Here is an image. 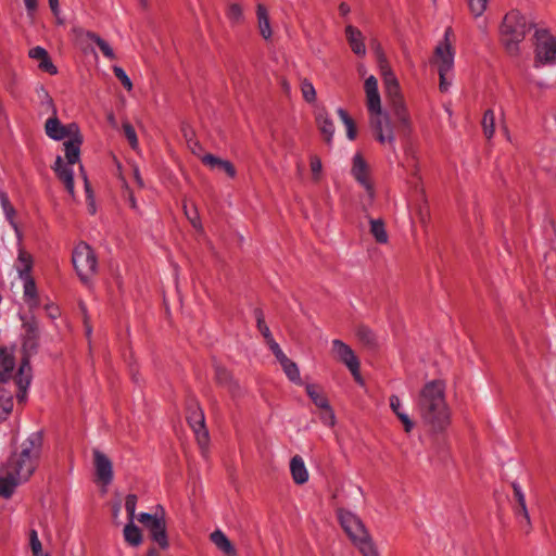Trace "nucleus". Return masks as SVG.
<instances>
[{
    "label": "nucleus",
    "instance_id": "dca6fc26",
    "mask_svg": "<svg viewBox=\"0 0 556 556\" xmlns=\"http://www.w3.org/2000/svg\"><path fill=\"white\" fill-rule=\"evenodd\" d=\"M92 454L97 479L104 485L111 484L113 481V464L111 459L98 448H94Z\"/></svg>",
    "mask_w": 556,
    "mask_h": 556
},
{
    "label": "nucleus",
    "instance_id": "0e129e2a",
    "mask_svg": "<svg viewBox=\"0 0 556 556\" xmlns=\"http://www.w3.org/2000/svg\"><path fill=\"white\" fill-rule=\"evenodd\" d=\"M275 356L281 366L290 359L289 357H287V355L283 353V351L278 353Z\"/></svg>",
    "mask_w": 556,
    "mask_h": 556
},
{
    "label": "nucleus",
    "instance_id": "0eeeda50",
    "mask_svg": "<svg viewBox=\"0 0 556 556\" xmlns=\"http://www.w3.org/2000/svg\"><path fill=\"white\" fill-rule=\"evenodd\" d=\"M338 518L341 527L363 556H374L378 554L370 534L363 521L355 514L340 509L338 511Z\"/></svg>",
    "mask_w": 556,
    "mask_h": 556
},
{
    "label": "nucleus",
    "instance_id": "393cba45",
    "mask_svg": "<svg viewBox=\"0 0 556 556\" xmlns=\"http://www.w3.org/2000/svg\"><path fill=\"white\" fill-rule=\"evenodd\" d=\"M290 471L296 484H303L308 480V471L301 456L295 455L290 460Z\"/></svg>",
    "mask_w": 556,
    "mask_h": 556
},
{
    "label": "nucleus",
    "instance_id": "6ab92c4d",
    "mask_svg": "<svg viewBox=\"0 0 556 556\" xmlns=\"http://www.w3.org/2000/svg\"><path fill=\"white\" fill-rule=\"evenodd\" d=\"M72 166L73 165H68V163L64 164L60 155L56 156L54 165L52 166L58 178L64 184L70 194H74V172Z\"/></svg>",
    "mask_w": 556,
    "mask_h": 556
},
{
    "label": "nucleus",
    "instance_id": "412c9836",
    "mask_svg": "<svg viewBox=\"0 0 556 556\" xmlns=\"http://www.w3.org/2000/svg\"><path fill=\"white\" fill-rule=\"evenodd\" d=\"M316 124L327 144H331L334 135V124L326 110H320L316 114Z\"/></svg>",
    "mask_w": 556,
    "mask_h": 556
},
{
    "label": "nucleus",
    "instance_id": "6e6552de",
    "mask_svg": "<svg viewBox=\"0 0 556 556\" xmlns=\"http://www.w3.org/2000/svg\"><path fill=\"white\" fill-rule=\"evenodd\" d=\"M451 35L452 28L448 27L444 31L443 40L438 43L434 50L440 77L439 87L442 92H446L448 90L453 77L455 52L450 41Z\"/></svg>",
    "mask_w": 556,
    "mask_h": 556
},
{
    "label": "nucleus",
    "instance_id": "6e6d98bb",
    "mask_svg": "<svg viewBox=\"0 0 556 556\" xmlns=\"http://www.w3.org/2000/svg\"><path fill=\"white\" fill-rule=\"evenodd\" d=\"M27 16L33 18L38 9V0H24Z\"/></svg>",
    "mask_w": 556,
    "mask_h": 556
},
{
    "label": "nucleus",
    "instance_id": "f3484780",
    "mask_svg": "<svg viewBox=\"0 0 556 556\" xmlns=\"http://www.w3.org/2000/svg\"><path fill=\"white\" fill-rule=\"evenodd\" d=\"M305 390L313 403L325 410L321 417L323 422L328 426H333L336 417L328 399L323 393L318 392L314 384H306Z\"/></svg>",
    "mask_w": 556,
    "mask_h": 556
},
{
    "label": "nucleus",
    "instance_id": "de8ad7c7",
    "mask_svg": "<svg viewBox=\"0 0 556 556\" xmlns=\"http://www.w3.org/2000/svg\"><path fill=\"white\" fill-rule=\"evenodd\" d=\"M137 495L135 494H128L125 498V509L128 515L129 520L134 521L135 519V513L137 507Z\"/></svg>",
    "mask_w": 556,
    "mask_h": 556
},
{
    "label": "nucleus",
    "instance_id": "37998d69",
    "mask_svg": "<svg viewBox=\"0 0 556 556\" xmlns=\"http://www.w3.org/2000/svg\"><path fill=\"white\" fill-rule=\"evenodd\" d=\"M226 16L232 24L240 23L243 20V11L241 5L238 3L229 4Z\"/></svg>",
    "mask_w": 556,
    "mask_h": 556
},
{
    "label": "nucleus",
    "instance_id": "e2e57ef3",
    "mask_svg": "<svg viewBox=\"0 0 556 556\" xmlns=\"http://www.w3.org/2000/svg\"><path fill=\"white\" fill-rule=\"evenodd\" d=\"M351 9L346 2H341L339 4V12L342 16H346L350 13Z\"/></svg>",
    "mask_w": 556,
    "mask_h": 556
},
{
    "label": "nucleus",
    "instance_id": "a878e982",
    "mask_svg": "<svg viewBox=\"0 0 556 556\" xmlns=\"http://www.w3.org/2000/svg\"><path fill=\"white\" fill-rule=\"evenodd\" d=\"M22 482L23 481L20 478L7 469L5 475L0 477V496L10 498L13 495L15 488Z\"/></svg>",
    "mask_w": 556,
    "mask_h": 556
},
{
    "label": "nucleus",
    "instance_id": "58836bf2",
    "mask_svg": "<svg viewBox=\"0 0 556 556\" xmlns=\"http://www.w3.org/2000/svg\"><path fill=\"white\" fill-rule=\"evenodd\" d=\"M481 124L484 136L491 139L495 131V115L493 110L489 109L484 112Z\"/></svg>",
    "mask_w": 556,
    "mask_h": 556
},
{
    "label": "nucleus",
    "instance_id": "2f4dec72",
    "mask_svg": "<svg viewBox=\"0 0 556 556\" xmlns=\"http://www.w3.org/2000/svg\"><path fill=\"white\" fill-rule=\"evenodd\" d=\"M370 233L375 238L377 243L386 244L389 240V236L386 229V224L381 218H370Z\"/></svg>",
    "mask_w": 556,
    "mask_h": 556
},
{
    "label": "nucleus",
    "instance_id": "69168bd1",
    "mask_svg": "<svg viewBox=\"0 0 556 556\" xmlns=\"http://www.w3.org/2000/svg\"><path fill=\"white\" fill-rule=\"evenodd\" d=\"M135 177H136L137 182H138L140 186H143V181H142V179H141V177H140V174H139V170H138V169H136V170H135Z\"/></svg>",
    "mask_w": 556,
    "mask_h": 556
},
{
    "label": "nucleus",
    "instance_id": "680f3d73",
    "mask_svg": "<svg viewBox=\"0 0 556 556\" xmlns=\"http://www.w3.org/2000/svg\"><path fill=\"white\" fill-rule=\"evenodd\" d=\"M128 203L135 212H138V203L132 191H128Z\"/></svg>",
    "mask_w": 556,
    "mask_h": 556
},
{
    "label": "nucleus",
    "instance_id": "8fccbe9b",
    "mask_svg": "<svg viewBox=\"0 0 556 556\" xmlns=\"http://www.w3.org/2000/svg\"><path fill=\"white\" fill-rule=\"evenodd\" d=\"M185 214H186L187 218L189 219V222L191 223V225L195 229H199V230L202 229L200 216H199L198 210L195 207L188 210L187 206L185 205Z\"/></svg>",
    "mask_w": 556,
    "mask_h": 556
},
{
    "label": "nucleus",
    "instance_id": "ddd939ff",
    "mask_svg": "<svg viewBox=\"0 0 556 556\" xmlns=\"http://www.w3.org/2000/svg\"><path fill=\"white\" fill-rule=\"evenodd\" d=\"M187 421L193 430L197 440L201 446H206L208 443V431L205 425L204 412L201 408L199 402L190 397L186 404Z\"/></svg>",
    "mask_w": 556,
    "mask_h": 556
},
{
    "label": "nucleus",
    "instance_id": "cd10ccee",
    "mask_svg": "<svg viewBox=\"0 0 556 556\" xmlns=\"http://www.w3.org/2000/svg\"><path fill=\"white\" fill-rule=\"evenodd\" d=\"M211 541L219 548L223 553L228 556H236L237 552L232 543L220 530H215L210 535Z\"/></svg>",
    "mask_w": 556,
    "mask_h": 556
},
{
    "label": "nucleus",
    "instance_id": "c756f323",
    "mask_svg": "<svg viewBox=\"0 0 556 556\" xmlns=\"http://www.w3.org/2000/svg\"><path fill=\"white\" fill-rule=\"evenodd\" d=\"M513 490H514L515 498L518 503V506L515 508V514L517 517H522L525 519V521L527 522V525H530V516H529V513L527 509L526 498H525V494L521 490V486L517 482H514Z\"/></svg>",
    "mask_w": 556,
    "mask_h": 556
},
{
    "label": "nucleus",
    "instance_id": "7c9ffc66",
    "mask_svg": "<svg viewBox=\"0 0 556 556\" xmlns=\"http://www.w3.org/2000/svg\"><path fill=\"white\" fill-rule=\"evenodd\" d=\"M0 204H1V207H2V211L4 213L7 220L9 222L11 227L15 230V232L18 233V226L15 222L16 211H15L14 206L12 205L7 192H0Z\"/></svg>",
    "mask_w": 556,
    "mask_h": 556
},
{
    "label": "nucleus",
    "instance_id": "4d7b16f0",
    "mask_svg": "<svg viewBox=\"0 0 556 556\" xmlns=\"http://www.w3.org/2000/svg\"><path fill=\"white\" fill-rule=\"evenodd\" d=\"M390 401V408L392 409V412L397 416V413H401L403 412L402 410V403H401V400L397 395L395 394H392L389 399Z\"/></svg>",
    "mask_w": 556,
    "mask_h": 556
},
{
    "label": "nucleus",
    "instance_id": "9d476101",
    "mask_svg": "<svg viewBox=\"0 0 556 556\" xmlns=\"http://www.w3.org/2000/svg\"><path fill=\"white\" fill-rule=\"evenodd\" d=\"M72 262L78 277L85 285L90 281L98 270L97 255L86 242H80L75 247Z\"/></svg>",
    "mask_w": 556,
    "mask_h": 556
},
{
    "label": "nucleus",
    "instance_id": "aec40b11",
    "mask_svg": "<svg viewBox=\"0 0 556 556\" xmlns=\"http://www.w3.org/2000/svg\"><path fill=\"white\" fill-rule=\"evenodd\" d=\"M83 144V136L80 130L78 132H74L67 140L63 143L65 157L68 165H74L80 160V147Z\"/></svg>",
    "mask_w": 556,
    "mask_h": 556
},
{
    "label": "nucleus",
    "instance_id": "052dcab7",
    "mask_svg": "<svg viewBox=\"0 0 556 556\" xmlns=\"http://www.w3.org/2000/svg\"><path fill=\"white\" fill-rule=\"evenodd\" d=\"M267 344H268V346H269V349H270V351L273 352L274 355H277L278 353L282 352L281 348L275 341L274 338L271 340L267 341Z\"/></svg>",
    "mask_w": 556,
    "mask_h": 556
},
{
    "label": "nucleus",
    "instance_id": "338daca9",
    "mask_svg": "<svg viewBox=\"0 0 556 556\" xmlns=\"http://www.w3.org/2000/svg\"><path fill=\"white\" fill-rule=\"evenodd\" d=\"M147 556H159V553L155 548H150L147 553Z\"/></svg>",
    "mask_w": 556,
    "mask_h": 556
},
{
    "label": "nucleus",
    "instance_id": "f8f14e48",
    "mask_svg": "<svg viewBox=\"0 0 556 556\" xmlns=\"http://www.w3.org/2000/svg\"><path fill=\"white\" fill-rule=\"evenodd\" d=\"M40 91L43 96V103L52 110L53 116L48 118L45 125L46 134L49 138L60 141L71 137L74 132H78V125L76 123H70L63 125L56 116V110L52 98L49 96L43 87H40Z\"/></svg>",
    "mask_w": 556,
    "mask_h": 556
},
{
    "label": "nucleus",
    "instance_id": "a18cd8bd",
    "mask_svg": "<svg viewBox=\"0 0 556 556\" xmlns=\"http://www.w3.org/2000/svg\"><path fill=\"white\" fill-rule=\"evenodd\" d=\"M123 130H124L125 137L128 140L130 147L132 149H137L138 148V138H137V134H136V130L132 127V125L129 123H124Z\"/></svg>",
    "mask_w": 556,
    "mask_h": 556
},
{
    "label": "nucleus",
    "instance_id": "774afa93",
    "mask_svg": "<svg viewBox=\"0 0 556 556\" xmlns=\"http://www.w3.org/2000/svg\"><path fill=\"white\" fill-rule=\"evenodd\" d=\"M535 84V86H538L539 88H546L547 85L543 81H533Z\"/></svg>",
    "mask_w": 556,
    "mask_h": 556
},
{
    "label": "nucleus",
    "instance_id": "f257e3e1",
    "mask_svg": "<svg viewBox=\"0 0 556 556\" xmlns=\"http://www.w3.org/2000/svg\"><path fill=\"white\" fill-rule=\"evenodd\" d=\"M415 408L433 431H443L451 420L445 400V383L441 379L426 382L415 399Z\"/></svg>",
    "mask_w": 556,
    "mask_h": 556
},
{
    "label": "nucleus",
    "instance_id": "473e14b6",
    "mask_svg": "<svg viewBox=\"0 0 556 556\" xmlns=\"http://www.w3.org/2000/svg\"><path fill=\"white\" fill-rule=\"evenodd\" d=\"M124 539L130 546L134 547H137L142 543L141 530L131 520H129V522L124 528Z\"/></svg>",
    "mask_w": 556,
    "mask_h": 556
},
{
    "label": "nucleus",
    "instance_id": "39448f33",
    "mask_svg": "<svg viewBox=\"0 0 556 556\" xmlns=\"http://www.w3.org/2000/svg\"><path fill=\"white\" fill-rule=\"evenodd\" d=\"M534 26L532 20L517 10H513L504 16L500 29L501 42L509 55H519L520 43L523 41L526 34Z\"/></svg>",
    "mask_w": 556,
    "mask_h": 556
},
{
    "label": "nucleus",
    "instance_id": "4468645a",
    "mask_svg": "<svg viewBox=\"0 0 556 556\" xmlns=\"http://www.w3.org/2000/svg\"><path fill=\"white\" fill-rule=\"evenodd\" d=\"M331 345L332 353L336 355L337 359L346 366L358 384H363L364 380L359 370L361 363L351 346L339 339H333Z\"/></svg>",
    "mask_w": 556,
    "mask_h": 556
},
{
    "label": "nucleus",
    "instance_id": "c85d7f7f",
    "mask_svg": "<svg viewBox=\"0 0 556 556\" xmlns=\"http://www.w3.org/2000/svg\"><path fill=\"white\" fill-rule=\"evenodd\" d=\"M256 15L261 36L265 40H269L273 36V31L267 9L263 4H258Z\"/></svg>",
    "mask_w": 556,
    "mask_h": 556
},
{
    "label": "nucleus",
    "instance_id": "864d4df0",
    "mask_svg": "<svg viewBox=\"0 0 556 556\" xmlns=\"http://www.w3.org/2000/svg\"><path fill=\"white\" fill-rule=\"evenodd\" d=\"M48 2H49V7H50L52 14L56 18V23L59 25H62L64 23V20L60 16L61 9H60L59 0H48Z\"/></svg>",
    "mask_w": 556,
    "mask_h": 556
},
{
    "label": "nucleus",
    "instance_id": "bb28decb",
    "mask_svg": "<svg viewBox=\"0 0 556 556\" xmlns=\"http://www.w3.org/2000/svg\"><path fill=\"white\" fill-rule=\"evenodd\" d=\"M33 264V256L24 249H20L15 264L18 277L21 278L31 276Z\"/></svg>",
    "mask_w": 556,
    "mask_h": 556
},
{
    "label": "nucleus",
    "instance_id": "09e8293b",
    "mask_svg": "<svg viewBox=\"0 0 556 556\" xmlns=\"http://www.w3.org/2000/svg\"><path fill=\"white\" fill-rule=\"evenodd\" d=\"M29 544L34 556H39L42 552V545L35 529L29 531Z\"/></svg>",
    "mask_w": 556,
    "mask_h": 556
},
{
    "label": "nucleus",
    "instance_id": "603ef678",
    "mask_svg": "<svg viewBox=\"0 0 556 556\" xmlns=\"http://www.w3.org/2000/svg\"><path fill=\"white\" fill-rule=\"evenodd\" d=\"M48 55H49L48 51L40 46L31 48L28 52V56L30 59L38 60L39 62Z\"/></svg>",
    "mask_w": 556,
    "mask_h": 556
},
{
    "label": "nucleus",
    "instance_id": "a19ab883",
    "mask_svg": "<svg viewBox=\"0 0 556 556\" xmlns=\"http://www.w3.org/2000/svg\"><path fill=\"white\" fill-rule=\"evenodd\" d=\"M301 92L303 96V99L307 103H314L316 101V90L312 81L307 78H303L301 80Z\"/></svg>",
    "mask_w": 556,
    "mask_h": 556
},
{
    "label": "nucleus",
    "instance_id": "13d9d810",
    "mask_svg": "<svg viewBox=\"0 0 556 556\" xmlns=\"http://www.w3.org/2000/svg\"><path fill=\"white\" fill-rule=\"evenodd\" d=\"M46 308V312H47V315L51 318V319H55L60 316V311H59V307L53 305V304H47L45 306Z\"/></svg>",
    "mask_w": 556,
    "mask_h": 556
},
{
    "label": "nucleus",
    "instance_id": "2eb2a0df",
    "mask_svg": "<svg viewBox=\"0 0 556 556\" xmlns=\"http://www.w3.org/2000/svg\"><path fill=\"white\" fill-rule=\"evenodd\" d=\"M352 161H353L352 169H351L352 176L365 189L367 194L370 198H374L375 189H374V185L370 181L369 176H368V165H367L365 159L362 156L361 153H356L353 156Z\"/></svg>",
    "mask_w": 556,
    "mask_h": 556
},
{
    "label": "nucleus",
    "instance_id": "bf43d9fd",
    "mask_svg": "<svg viewBox=\"0 0 556 556\" xmlns=\"http://www.w3.org/2000/svg\"><path fill=\"white\" fill-rule=\"evenodd\" d=\"M311 169L314 175H318L321 172V162L319 159H313L311 161Z\"/></svg>",
    "mask_w": 556,
    "mask_h": 556
},
{
    "label": "nucleus",
    "instance_id": "b1692460",
    "mask_svg": "<svg viewBox=\"0 0 556 556\" xmlns=\"http://www.w3.org/2000/svg\"><path fill=\"white\" fill-rule=\"evenodd\" d=\"M15 359L7 349H0V382H7L13 377Z\"/></svg>",
    "mask_w": 556,
    "mask_h": 556
},
{
    "label": "nucleus",
    "instance_id": "7ed1b4c3",
    "mask_svg": "<svg viewBox=\"0 0 556 556\" xmlns=\"http://www.w3.org/2000/svg\"><path fill=\"white\" fill-rule=\"evenodd\" d=\"M42 443L43 437L41 431L30 433L22 443L21 451L13 453L9 457L7 469L12 471L23 482H26L37 468Z\"/></svg>",
    "mask_w": 556,
    "mask_h": 556
},
{
    "label": "nucleus",
    "instance_id": "c9c22d12",
    "mask_svg": "<svg viewBox=\"0 0 556 556\" xmlns=\"http://www.w3.org/2000/svg\"><path fill=\"white\" fill-rule=\"evenodd\" d=\"M356 337L358 340L368 348H376L378 345L375 332L367 326L361 325L356 329Z\"/></svg>",
    "mask_w": 556,
    "mask_h": 556
},
{
    "label": "nucleus",
    "instance_id": "49530a36",
    "mask_svg": "<svg viewBox=\"0 0 556 556\" xmlns=\"http://www.w3.org/2000/svg\"><path fill=\"white\" fill-rule=\"evenodd\" d=\"M471 13L478 17L483 14L486 9L488 0H467Z\"/></svg>",
    "mask_w": 556,
    "mask_h": 556
},
{
    "label": "nucleus",
    "instance_id": "1a4fd4ad",
    "mask_svg": "<svg viewBox=\"0 0 556 556\" xmlns=\"http://www.w3.org/2000/svg\"><path fill=\"white\" fill-rule=\"evenodd\" d=\"M137 520L149 531L151 540L155 542L160 548H168L169 542L166 531L165 511L161 505L156 506L154 514L140 513L137 516Z\"/></svg>",
    "mask_w": 556,
    "mask_h": 556
},
{
    "label": "nucleus",
    "instance_id": "c03bdc74",
    "mask_svg": "<svg viewBox=\"0 0 556 556\" xmlns=\"http://www.w3.org/2000/svg\"><path fill=\"white\" fill-rule=\"evenodd\" d=\"M113 73L126 90L130 91L132 89V83L130 78L121 66H113Z\"/></svg>",
    "mask_w": 556,
    "mask_h": 556
},
{
    "label": "nucleus",
    "instance_id": "3c124183",
    "mask_svg": "<svg viewBox=\"0 0 556 556\" xmlns=\"http://www.w3.org/2000/svg\"><path fill=\"white\" fill-rule=\"evenodd\" d=\"M38 67L46 72V73H49L50 75H56L58 74V68L56 66L53 64V62L51 61V58L50 55L46 56L43 60H41L38 64Z\"/></svg>",
    "mask_w": 556,
    "mask_h": 556
},
{
    "label": "nucleus",
    "instance_id": "f03ea898",
    "mask_svg": "<svg viewBox=\"0 0 556 556\" xmlns=\"http://www.w3.org/2000/svg\"><path fill=\"white\" fill-rule=\"evenodd\" d=\"M364 89L366 106L370 116V126L376 134V139L381 144L388 143L394 147L395 136L393 126L389 114L382 112L378 80L374 75L366 78Z\"/></svg>",
    "mask_w": 556,
    "mask_h": 556
},
{
    "label": "nucleus",
    "instance_id": "f704fd0d",
    "mask_svg": "<svg viewBox=\"0 0 556 556\" xmlns=\"http://www.w3.org/2000/svg\"><path fill=\"white\" fill-rule=\"evenodd\" d=\"M13 408V395L4 388H0V422L5 420Z\"/></svg>",
    "mask_w": 556,
    "mask_h": 556
},
{
    "label": "nucleus",
    "instance_id": "79ce46f5",
    "mask_svg": "<svg viewBox=\"0 0 556 556\" xmlns=\"http://www.w3.org/2000/svg\"><path fill=\"white\" fill-rule=\"evenodd\" d=\"M281 367L290 381L295 383L301 382L300 369L293 361L289 359Z\"/></svg>",
    "mask_w": 556,
    "mask_h": 556
},
{
    "label": "nucleus",
    "instance_id": "9b49d317",
    "mask_svg": "<svg viewBox=\"0 0 556 556\" xmlns=\"http://www.w3.org/2000/svg\"><path fill=\"white\" fill-rule=\"evenodd\" d=\"M534 66L556 64V37L547 29H535L534 35Z\"/></svg>",
    "mask_w": 556,
    "mask_h": 556
},
{
    "label": "nucleus",
    "instance_id": "a211bd4d",
    "mask_svg": "<svg viewBox=\"0 0 556 556\" xmlns=\"http://www.w3.org/2000/svg\"><path fill=\"white\" fill-rule=\"evenodd\" d=\"M201 162L212 170L224 172L229 178H235L237 175V170L230 161L223 160L214 154H204Z\"/></svg>",
    "mask_w": 556,
    "mask_h": 556
},
{
    "label": "nucleus",
    "instance_id": "72a5a7b5",
    "mask_svg": "<svg viewBox=\"0 0 556 556\" xmlns=\"http://www.w3.org/2000/svg\"><path fill=\"white\" fill-rule=\"evenodd\" d=\"M85 36H86V38H88L89 40H91L99 47V49L101 50V52L103 53V55L106 59L114 60L116 58L113 48L109 45V42H106L104 39H102L98 34L88 30L85 33Z\"/></svg>",
    "mask_w": 556,
    "mask_h": 556
},
{
    "label": "nucleus",
    "instance_id": "20e7f679",
    "mask_svg": "<svg viewBox=\"0 0 556 556\" xmlns=\"http://www.w3.org/2000/svg\"><path fill=\"white\" fill-rule=\"evenodd\" d=\"M23 343L22 349L24 357L20 364L18 371L14 377L15 383L18 388L16 394L18 401L25 399L26 391L31 381V367L29 356L37 353L39 346V326L34 316L23 323Z\"/></svg>",
    "mask_w": 556,
    "mask_h": 556
},
{
    "label": "nucleus",
    "instance_id": "423d86ee",
    "mask_svg": "<svg viewBox=\"0 0 556 556\" xmlns=\"http://www.w3.org/2000/svg\"><path fill=\"white\" fill-rule=\"evenodd\" d=\"M379 65L384 78L386 97L396 121L404 127L410 126V117L407 111L404 98L401 93L400 85L392 73L384 55H379Z\"/></svg>",
    "mask_w": 556,
    "mask_h": 556
},
{
    "label": "nucleus",
    "instance_id": "e433bc0d",
    "mask_svg": "<svg viewBox=\"0 0 556 556\" xmlns=\"http://www.w3.org/2000/svg\"><path fill=\"white\" fill-rule=\"evenodd\" d=\"M337 114H338V116L340 117L341 122L344 124V126L346 128V137L350 140H354L356 138V135H357L355 122L349 115V113L344 109H342V108H339L337 110Z\"/></svg>",
    "mask_w": 556,
    "mask_h": 556
},
{
    "label": "nucleus",
    "instance_id": "4be33fe9",
    "mask_svg": "<svg viewBox=\"0 0 556 556\" xmlns=\"http://www.w3.org/2000/svg\"><path fill=\"white\" fill-rule=\"evenodd\" d=\"M23 281V295L24 301L30 309H35L39 306V298L37 292V286L31 276L21 277Z\"/></svg>",
    "mask_w": 556,
    "mask_h": 556
},
{
    "label": "nucleus",
    "instance_id": "5fc2aeb1",
    "mask_svg": "<svg viewBox=\"0 0 556 556\" xmlns=\"http://www.w3.org/2000/svg\"><path fill=\"white\" fill-rule=\"evenodd\" d=\"M403 424L405 432L409 433L414 428V422L409 418V416L403 410L397 413L396 416Z\"/></svg>",
    "mask_w": 556,
    "mask_h": 556
},
{
    "label": "nucleus",
    "instance_id": "5701e85b",
    "mask_svg": "<svg viewBox=\"0 0 556 556\" xmlns=\"http://www.w3.org/2000/svg\"><path fill=\"white\" fill-rule=\"evenodd\" d=\"M345 35L352 51L356 55H365L366 47L363 40L362 33L356 27L348 25L345 28Z\"/></svg>",
    "mask_w": 556,
    "mask_h": 556
},
{
    "label": "nucleus",
    "instance_id": "ea45409f",
    "mask_svg": "<svg viewBox=\"0 0 556 556\" xmlns=\"http://www.w3.org/2000/svg\"><path fill=\"white\" fill-rule=\"evenodd\" d=\"M253 315L256 320V327H257L258 331L262 333V336L264 337V339L266 340V342L271 340L274 337L269 330V327L265 323V317H264V313H263L262 308H258V307L254 308Z\"/></svg>",
    "mask_w": 556,
    "mask_h": 556
},
{
    "label": "nucleus",
    "instance_id": "4c0bfd02",
    "mask_svg": "<svg viewBox=\"0 0 556 556\" xmlns=\"http://www.w3.org/2000/svg\"><path fill=\"white\" fill-rule=\"evenodd\" d=\"M215 379L218 384L229 388L230 390L237 387L232 379L231 372L223 366H215Z\"/></svg>",
    "mask_w": 556,
    "mask_h": 556
}]
</instances>
